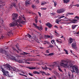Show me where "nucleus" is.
Wrapping results in <instances>:
<instances>
[{
  "label": "nucleus",
  "mask_w": 79,
  "mask_h": 79,
  "mask_svg": "<svg viewBox=\"0 0 79 79\" xmlns=\"http://www.w3.org/2000/svg\"><path fill=\"white\" fill-rule=\"evenodd\" d=\"M7 51H5V50H3V49H0V53H5L6 55L7 56V57L9 59H10L11 60H14V61H18L19 62V61H20V60H19V58L18 57L17 58L13 57V56H12L11 55H7Z\"/></svg>",
  "instance_id": "nucleus-1"
},
{
  "label": "nucleus",
  "mask_w": 79,
  "mask_h": 79,
  "mask_svg": "<svg viewBox=\"0 0 79 79\" xmlns=\"http://www.w3.org/2000/svg\"><path fill=\"white\" fill-rule=\"evenodd\" d=\"M18 17V14L14 13L12 15V20L13 22L10 23V27H14L18 25V23H17V21L15 20Z\"/></svg>",
  "instance_id": "nucleus-2"
},
{
  "label": "nucleus",
  "mask_w": 79,
  "mask_h": 79,
  "mask_svg": "<svg viewBox=\"0 0 79 79\" xmlns=\"http://www.w3.org/2000/svg\"><path fill=\"white\" fill-rule=\"evenodd\" d=\"M38 17H35V23H33L32 24V25L35 26V27H36V28L37 29H38L40 31H41L43 30V28L42 26L40 27L37 26V23H38Z\"/></svg>",
  "instance_id": "nucleus-3"
},
{
  "label": "nucleus",
  "mask_w": 79,
  "mask_h": 79,
  "mask_svg": "<svg viewBox=\"0 0 79 79\" xmlns=\"http://www.w3.org/2000/svg\"><path fill=\"white\" fill-rule=\"evenodd\" d=\"M0 69H1V71L3 73V76H7V77H11V76H10V75H9V72L6 71L2 66H0Z\"/></svg>",
  "instance_id": "nucleus-4"
},
{
  "label": "nucleus",
  "mask_w": 79,
  "mask_h": 79,
  "mask_svg": "<svg viewBox=\"0 0 79 79\" xmlns=\"http://www.w3.org/2000/svg\"><path fill=\"white\" fill-rule=\"evenodd\" d=\"M19 19L17 20H15V21H17V23H18V22L19 23V24L18 23V25H17L18 27V26H19L20 27H23V25H21V24H26L25 23H26V22L23 21L21 17L19 16Z\"/></svg>",
  "instance_id": "nucleus-5"
},
{
  "label": "nucleus",
  "mask_w": 79,
  "mask_h": 79,
  "mask_svg": "<svg viewBox=\"0 0 79 79\" xmlns=\"http://www.w3.org/2000/svg\"><path fill=\"white\" fill-rule=\"evenodd\" d=\"M61 61L62 62V63H61L60 64H61L62 66H68V61H67L66 60H62Z\"/></svg>",
  "instance_id": "nucleus-6"
},
{
  "label": "nucleus",
  "mask_w": 79,
  "mask_h": 79,
  "mask_svg": "<svg viewBox=\"0 0 79 79\" xmlns=\"http://www.w3.org/2000/svg\"><path fill=\"white\" fill-rule=\"evenodd\" d=\"M3 66H4V68H6V69H8V70H11L10 68H11V66L8 64H5L3 65Z\"/></svg>",
  "instance_id": "nucleus-7"
},
{
  "label": "nucleus",
  "mask_w": 79,
  "mask_h": 79,
  "mask_svg": "<svg viewBox=\"0 0 79 79\" xmlns=\"http://www.w3.org/2000/svg\"><path fill=\"white\" fill-rule=\"evenodd\" d=\"M11 70L13 72H11L12 74H13V73H17L18 71V69L15 67H11Z\"/></svg>",
  "instance_id": "nucleus-8"
},
{
  "label": "nucleus",
  "mask_w": 79,
  "mask_h": 79,
  "mask_svg": "<svg viewBox=\"0 0 79 79\" xmlns=\"http://www.w3.org/2000/svg\"><path fill=\"white\" fill-rule=\"evenodd\" d=\"M72 47L74 49H77V44L76 42H74L71 44Z\"/></svg>",
  "instance_id": "nucleus-9"
},
{
  "label": "nucleus",
  "mask_w": 79,
  "mask_h": 79,
  "mask_svg": "<svg viewBox=\"0 0 79 79\" xmlns=\"http://www.w3.org/2000/svg\"><path fill=\"white\" fill-rule=\"evenodd\" d=\"M64 10L63 9H60L57 10L58 13H62L64 11Z\"/></svg>",
  "instance_id": "nucleus-10"
},
{
  "label": "nucleus",
  "mask_w": 79,
  "mask_h": 79,
  "mask_svg": "<svg viewBox=\"0 0 79 79\" xmlns=\"http://www.w3.org/2000/svg\"><path fill=\"white\" fill-rule=\"evenodd\" d=\"M30 5V0H27L25 1L26 6H28Z\"/></svg>",
  "instance_id": "nucleus-11"
},
{
  "label": "nucleus",
  "mask_w": 79,
  "mask_h": 79,
  "mask_svg": "<svg viewBox=\"0 0 79 79\" xmlns=\"http://www.w3.org/2000/svg\"><path fill=\"white\" fill-rule=\"evenodd\" d=\"M69 41L68 42V45H71V44L73 42V39L72 38H70L69 39Z\"/></svg>",
  "instance_id": "nucleus-12"
},
{
  "label": "nucleus",
  "mask_w": 79,
  "mask_h": 79,
  "mask_svg": "<svg viewBox=\"0 0 79 79\" xmlns=\"http://www.w3.org/2000/svg\"><path fill=\"white\" fill-rule=\"evenodd\" d=\"M5 5V3L2 1H0V7L1 6H3Z\"/></svg>",
  "instance_id": "nucleus-13"
},
{
  "label": "nucleus",
  "mask_w": 79,
  "mask_h": 79,
  "mask_svg": "<svg viewBox=\"0 0 79 79\" xmlns=\"http://www.w3.org/2000/svg\"><path fill=\"white\" fill-rule=\"evenodd\" d=\"M46 25L47 26H48L49 28H51L52 27V24H51L50 23H46Z\"/></svg>",
  "instance_id": "nucleus-14"
},
{
  "label": "nucleus",
  "mask_w": 79,
  "mask_h": 79,
  "mask_svg": "<svg viewBox=\"0 0 79 79\" xmlns=\"http://www.w3.org/2000/svg\"><path fill=\"white\" fill-rule=\"evenodd\" d=\"M68 21H72V23H75L76 22V21H77V20L74 19L73 20V19H69L68 20Z\"/></svg>",
  "instance_id": "nucleus-15"
},
{
  "label": "nucleus",
  "mask_w": 79,
  "mask_h": 79,
  "mask_svg": "<svg viewBox=\"0 0 79 79\" xmlns=\"http://www.w3.org/2000/svg\"><path fill=\"white\" fill-rule=\"evenodd\" d=\"M75 70L76 71V73H77V74L79 73V69H78L77 67L75 65Z\"/></svg>",
  "instance_id": "nucleus-16"
},
{
  "label": "nucleus",
  "mask_w": 79,
  "mask_h": 79,
  "mask_svg": "<svg viewBox=\"0 0 79 79\" xmlns=\"http://www.w3.org/2000/svg\"><path fill=\"white\" fill-rule=\"evenodd\" d=\"M72 68L73 70H71V71L72 72V73H73L75 72V70H74V69H75V65L72 66Z\"/></svg>",
  "instance_id": "nucleus-17"
},
{
  "label": "nucleus",
  "mask_w": 79,
  "mask_h": 79,
  "mask_svg": "<svg viewBox=\"0 0 79 79\" xmlns=\"http://www.w3.org/2000/svg\"><path fill=\"white\" fill-rule=\"evenodd\" d=\"M25 62H27V61H33V60L31 58H29L27 60H25Z\"/></svg>",
  "instance_id": "nucleus-18"
},
{
  "label": "nucleus",
  "mask_w": 79,
  "mask_h": 79,
  "mask_svg": "<svg viewBox=\"0 0 79 79\" xmlns=\"http://www.w3.org/2000/svg\"><path fill=\"white\" fill-rule=\"evenodd\" d=\"M64 3H68L69 2L70 0H63Z\"/></svg>",
  "instance_id": "nucleus-19"
},
{
  "label": "nucleus",
  "mask_w": 79,
  "mask_h": 79,
  "mask_svg": "<svg viewBox=\"0 0 79 79\" xmlns=\"http://www.w3.org/2000/svg\"><path fill=\"white\" fill-rule=\"evenodd\" d=\"M47 3V2H45L44 1L43 2H42L41 3V5H46Z\"/></svg>",
  "instance_id": "nucleus-20"
},
{
  "label": "nucleus",
  "mask_w": 79,
  "mask_h": 79,
  "mask_svg": "<svg viewBox=\"0 0 79 79\" xmlns=\"http://www.w3.org/2000/svg\"><path fill=\"white\" fill-rule=\"evenodd\" d=\"M27 68L29 69H36L35 67H27Z\"/></svg>",
  "instance_id": "nucleus-21"
},
{
  "label": "nucleus",
  "mask_w": 79,
  "mask_h": 79,
  "mask_svg": "<svg viewBox=\"0 0 79 79\" xmlns=\"http://www.w3.org/2000/svg\"><path fill=\"white\" fill-rule=\"evenodd\" d=\"M15 6V4H12L10 5V6L9 7L10 9H11L13 6Z\"/></svg>",
  "instance_id": "nucleus-22"
},
{
  "label": "nucleus",
  "mask_w": 79,
  "mask_h": 79,
  "mask_svg": "<svg viewBox=\"0 0 79 79\" xmlns=\"http://www.w3.org/2000/svg\"><path fill=\"white\" fill-rule=\"evenodd\" d=\"M33 74H40L39 72H38L36 71L33 72Z\"/></svg>",
  "instance_id": "nucleus-23"
},
{
  "label": "nucleus",
  "mask_w": 79,
  "mask_h": 79,
  "mask_svg": "<svg viewBox=\"0 0 79 79\" xmlns=\"http://www.w3.org/2000/svg\"><path fill=\"white\" fill-rule=\"evenodd\" d=\"M5 38V36L4 35H1L0 37V39H3Z\"/></svg>",
  "instance_id": "nucleus-24"
},
{
  "label": "nucleus",
  "mask_w": 79,
  "mask_h": 79,
  "mask_svg": "<svg viewBox=\"0 0 79 79\" xmlns=\"http://www.w3.org/2000/svg\"><path fill=\"white\" fill-rule=\"evenodd\" d=\"M77 25H72V28L73 29H75V28H76V26H77Z\"/></svg>",
  "instance_id": "nucleus-25"
},
{
  "label": "nucleus",
  "mask_w": 79,
  "mask_h": 79,
  "mask_svg": "<svg viewBox=\"0 0 79 79\" xmlns=\"http://www.w3.org/2000/svg\"><path fill=\"white\" fill-rule=\"evenodd\" d=\"M64 51L65 52V54L67 55H68V51L67 50H65V49H64Z\"/></svg>",
  "instance_id": "nucleus-26"
},
{
  "label": "nucleus",
  "mask_w": 79,
  "mask_h": 79,
  "mask_svg": "<svg viewBox=\"0 0 79 79\" xmlns=\"http://www.w3.org/2000/svg\"><path fill=\"white\" fill-rule=\"evenodd\" d=\"M23 55H28V54H29V53L26 52H24L22 54Z\"/></svg>",
  "instance_id": "nucleus-27"
},
{
  "label": "nucleus",
  "mask_w": 79,
  "mask_h": 79,
  "mask_svg": "<svg viewBox=\"0 0 79 79\" xmlns=\"http://www.w3.org/2000/svg\"><path fill=\"white\" fill-rule=\"evenodd\" d=\"M14 7L15 8L16 10L18 11V6H15V5H14Z\"/></svg>",
  "instance_id": "nucleus-28"
},
{
  "label": "nucleus",
  "mask_w": 79,
  "mask_h": 79,
  "mask_svg": "<svg viewBox=\"0 0 79 79\" xmlns=\"http://www.w3.org/2000/svg\"><path fill=\"white\" fill-rule=\"evenodd\" d=\"M44 44H48V42L47 41H44L43 42Z\"/></svg>",
  "instance_id": "nucleus-29"
},
{
  "label": "nucleus",
  "mask_w": 79,
  "mask_h": 79,
  "mask_svg": "<svg viewBox=\"0 0 79 79\" xmlns=\"http://www.w3.org/2000/svg\"><path fill=\"white\" fill-rule=\"evenodd\" d=\"M27 36L29 37V38H31L32 37V36L30 34H28L27 35Z\"/></svg>",
  "instance_id": "nucleus-30"
},
{
  "label": "nucleus",
  "mask_w": 79,
  "mask_h": 79,
  "mask_svg": "<svg viewBox=\"0 0 79 79\" xmlns=\"http://www.w3.org/2000/svg\"><path fill=\"white\" fill-rule=\"evenodd\" d=\"M53 53H50L48 55H47V56H52V55H53Z\"/></svg>",
  "instance_id": "nucleus-31"
},
{
  "label": "nucleus",
  "mask_w": 79,
  "mask_h": 79,
  "mask_svg": "<svg viewBox=\"0 0 79 79\" xmlns=\"http://www.w3.org/2000/svg\"><path fill=\"white\" fill-rule=\"evenodd\" d=\"M35 3L39 4V0H36L35 1Z\"/></svg>",
  "instance_id": "nucleus-32"
},
{
  "label": "nucleus",
  "mask_w": 79,
  "mask_h": 79,
  "mask_svg": "<svg viewBox=\"0 0 79 79\" xmlns=\"http://www.w3.org/2000/svg\"><path fill=\"white\" fill-rule=\"evenodd\" d=\"M50 68H52V69H53L54 66L53 65H51L50 66Z\"/></svg>",
  "instance_id": "nucleus-33"
},
{
  "label": "nucleus",
  "mask_w": 79,
  "mask_h": 79,
  "mask_svg": "<svg viewBox=\"0 0 79 79\" xmlns=\"http://www.w3.org/2000/svg\"><path fill=\"white\" fill-rule=\"evenodd\" d=\"M67 15H74V13H67Z\"/></svg>",
  "instance_id": "nucleus-34"
},
{
  "label": "nucleus",
  "mask_w": 79,
  "mask_h": 79,
  "mask_svg": "<svg viewBox=\"0 0 79 79\" xmlns=\"http://www.w3.org/2000/svg\"><path fill=\"white\" fill-rule=\"evenodd\" d=\"M55 40H53L51 41V42L52 44H53V42L55 44Z\"/></svg>",
  "instance_id": "nucleus-35"
},
{
  "label": "nucleus",
  "mask_w": 79,
  "mask_h": 79,
  "mask_svg": "<svg viewBox=\"0 0 79 79\" xmlns=\"http://www.w3.org/2000/svg\"><path fill=\"white\" fill-rule=\"evenodd\" d=\"M19 74L20 75H21V76H25V77H27V76L26 75H23V74H21V73H19Z\"/></svg>",
  "instance_id": "nucleus-36"
},
{
  "label": "nucleus",
  "mask_w": 79,
  "mask_h": 79,
  "mask_svg": "<svg viewBox=\"0 0 79 79\" xmlns=\"http://www.w3.org/2000/svg\"><path fill=\"white\" fill-rule=\"evenodd\" d=\"M54 32H55V33H56V36H57L58 35H59L58 33H57V32H56V31L55 30Z\"/></svg>",
  "instance_id": "nucleus-37"
},
{
  "label": "nucleus",
  "mask_w": 79,
  "mask_h": 79,
  "mask_svg": "<svg viewBox=\"0 0 79 79\" xmlns=\"http://www.w3.org/2000/svg\"><path fill=\"white\" fill-rule=\"evenodd\" d=\"M18 44H17L16 45H15V46H16L17 48L18 49V50H19V47H18Z\"/></svg>",
  "instance_id": "nucleus-38"
},
{
  "label": "nucleus",
  "mask_w": 79,
  "mask_h": 79,
  "mask_svg": "<svg viewBox=\"0 0 79 79\" xmlns=\"http://www.w3.org/2000/svg\"><path fill=\"white\" fill-rule=\"evenodd\" d=\"M41 10H46L47 9V8H41Z\"/></svg>",
  "instance_id": "nucleus-39"
},
{
  "label": "nucleus",
  "mask_w": 79,
  "mask_h": 79,
  "mask_svg": "<svg viewBox=\"0 0 79 79\" xmlns=\"http://www.w3.org/2000/svg\"><path fill=\"white\" fill-rule=\"evenodd\" d=\"M46 38H50V36L48 35H47L45 36Z\"/></svg>",
  "instance_id": "nucleus-40"
},
{
  "label": "nucleus",
  "mask_w": 79,
  "mask_h": 79,
  "mask_svg": "<svg viewBox=\"0 0 79 79\" xmlns=\"http://www.w3.org/2000/svg\"><path fill=\"white\" fill-rule=\"evenodd\" d=\"M49 48H52V47H53V46L52 44H51L49 45Z\"/></svg>",
  "instance_id": "nucleus-41"
},
{
  "label": "nucleus",
  "mask_w": 79,
  "mask_h": 79,
  "mask_svg": "<svg viewBox=\"0 0 79 79\" xmlns=\"http://www.w3.org/2000/svg\"><path fill=\"white\" fill-rule=\"evenodd\" d=\"M43 69H45V70H47V69H48V68L47 66H45V67H44L43 68Z\"/></svg>",
  "instance_id": "nucleus-42"
},
{
  "label": "nucleus",
  "mask_w": 79,
  "mask_h": 79,
  "mask_svg": "<svg viewBox=\"0 0 79 79\" xmlns=\"http://www.w3.org/2000/svg\"><path fill=\"white\" fill-rule=\"evenodd\" d=\"M58 69H59V71H60V72H63V71L62 70H61V69L60 68H59Z\"/></svg>",
  "instance_id": "nucleus-43"
},
{
  "label": "nucleus",
  "mask_w": 79,
  "mask_h": 79,
  "mask_svg": "<svg viewBox=\"0 0 79 79\" xmlns=\"http://www.w3.org/2000/svg\"><path fill=\"white\" fill-rule=\"evenodd\" d=\"M14 50H15V51H16L17 52V53H19V51H18L16 50V48H14Z\"/></svg>",
  "instance_id": "nucleus-44"
},
{
  "label": "nucleus",
  "mask_w": 79,
  "mask_h": 79,
  "mask_svg": "<svg viewBox=\"0 0 79 79\" xmlns=\"http://www.w3.org/2000/svg\"><path fill=\"white\" fill-rule=\"evenodd\" d=\"M75 18H77V19H79V17L78 16H76L75 17Z\"/></svg>",
  "instance_id": "nucleus-45"
},
{
  "label": "nucleus",
  "mask_w": 79,
  "mask_h": 79,
  "mask_svg": "<svg viewBox=\"0 0 79 79\" xmlns=\"http://www.w3.org/2000/svg\"><path fill=\"white\" fill-rule=\"evenodd\" d=\"M45 75H46V76H50V73H47L45 74Z\"/></svg>",
  "instance_id": "nucleus-46"
},
{
  "label": "nucleus",
  "mask_w": 79,
  "mask_h": 79,
  "mask_svg": "<svg viewBox=\"0 0 79 79\" xmlns=\"http://www.w3.org/2000/svg\"><path fill=\"white\" fill-rule=\"evenodd\" d=\"M56 42H57V43H59L58 42H60V43H61V42H62L61 41H59V40H56Z\"/></svg>",
  "instance_id": "nucleus-47"
},
{
  "label": "nucleus",
  "mask_w": 79,
  "mask_h": 79,
  "mask_svg": "<svg viewBox=\"0 0 79 79\" xmlns=\"http://www.w3.org/2000/svg\"><path fill=\"white\" fill-rule=\"evenodd\" d=\"M28 74H29L30 76H33V75L31 73H28Z\"/></svg>",
  "instance_id": "nucleus-48"
},
{
  "label": "nucleus",
  "mask_w": 79,
  "mask_h": 79,
  "mask_svg": "<svg viewBox=\"0 0 79 79\" xmlns=\"http://www.w3.org/2000/svg\"><path fill=\"white\" fill-rule=\"evenodd\" d=\"M38 13L39 14V16H40V17H41V13H40V12H38Z\"/></svg>",
  "instance_id": "nucleus-49"
},
{
  "label": "nucleus",
  "mask_w": 79,
  "mask_h": 79,
  "mask_svg": "<svg viewBox=\"0 0 79 79\" xmlns=\"http://www.w3.org/2000/svg\"><path fill=\"white\" fill-rule=\"evenodd\" d=\"M51 15H52V16H55V13H51Z\"/></svg>",
  "instance_id": "nucleus-50"
},
{
  "label": "nucleus",
  "mask_w": 79,
  "mask_h": 79,
  "mask_svg": "<svg viewBox=\"0 0 79 79\" xmlns=\"http://www.w3.org/2000/svg\"><path fill=\"white\" fill-rule=\"evenodd\" d=\"M42 75H44V74L45 75L46 73L45 72H42Z\"/></svg>",
  "instance_id": "nucleus-51"
},
{
  "label": "nucleus",
  "mask_w": 79,
  "mask_h": 79,
  "mask_svg": "<svg viewBox=\"0 0 79 79\" xmlns=\"http://www.w3.org/2000/svg\"><path fill=\"white\" fill-rule=\"evenodd\" d=\"M46 53H49V51H48V50H47L46 51Z\"/></svg>",
  "instance_id": "nucleus-52"
},
{
  "label": "nucleus",
  "mask_w": 79,
  "mask_h": 79,
  "mask_svg": "<svg viewBox=\"0 0 79 79\" xmlns=\"http://www.w3.org/2000/svg\"><path fill=\"white\" fill-rule=\"evenodd\" d=\"M23 19H24V20H25V21H26V19L25 18V16H23Z\"/></svg>",
  "instance_id": "nucleus-53"
},
{
  "label": "nucleus",
  "mask_w": 79,
  "mask_h": 79,
  "mask_svg": "<svg viewBox=\"0 0 79 79\" xmlns=\"http://www.w3.org/2000/svg\"><path fill=\"white\" fill-rule=\"evenodd\" d=\"M54 6H55V7H56V5H57L56 4V3H55V2H54Z\"/></svg>",
  "instance_id": "nucleus-54"
},
{
  "label": "nucleus",
  "mask_w": 79,
  "mask_h": 79,
  "mask_svg": "<svg viewBox=\"0 0 79 79\" xmlns=\"http://www.w3.org/2000/svg\"><path fill=\"white\" fill-rule=\"evenodd\" d=\"M64 16H60V17L61 18H64Z\"/></svg>",
  "instance_id": "nucleus-55"
},
{
  "label": "nucleus",
  "mask_w": 79,
  "mask_h": 79,
  "mask_svg": "<svg viewBox=\"0 0 79 79\" xmlns=\"http://www.w3.org/2000/svg\"><path fill=\"white\" fill-rule=\"evenodd\" d=\"M32 8H35V6H34V5H32V6H31Z\"/></svg>",
  "instance_id": "nucleus-56"
},
{
  "label": "nucleus",
  "mask_w": 79,
  "mask_h": 79,
  "mask_svg": "<svg viewBox=\"0 0 79 79\" xmlns=\"http://www.w3.org/2000/svg\"><path fill=\"white\" fill-rule=\"evenodd\" d=\"M73 6H76V5H70V7H71V8H72L73 7Z\"/></svg>",
  "instance_id": "nucleus-57"
},
{
  "label": "nucleus",
  "mask_w": 79,
  "mask_h": 79,
  "mask_svg": "<svg viewBox=\"0 0 79 79\" xmlns=\"http://www.w3.org/2000/svg\"><path fill=\"white\" fill-rule=\"evenodd\" d=\"M25 63L26 64H30V63L29 62H25Z\"/></svg>",
  "instance_id": "nucleus-58"
},
{
  "label": "nucleus",
  "mask_w": 79,
  "mask_h": 79,
  "mask_svg": "<svg viewBox=\"0 0 79 79\" xmlns=\"http://www.w3.org/2000/svg\"><path fill=\"white\" fill-rule=\"evenodd\" d=\"M54 74L56 75V74H58V73L56 72H55L54 73Z\"/></svg>",
  "instance_id": "nucleus-59"
},
{
  "label": "nucleus",
  "mask_w": 79,
  "mask_h": 79,
  "mask_svg": "<svg viewBox=\"0 0 79 79\" xmlns=\"http://www.w3.org/2000/svg\"><path fill=\"white\" fill-rule=\"evenodd\" d=\"M47 29H48L47 28V27H45V30L46 31H47Z\"/></svg>",
  "instance_id": "nucleus-60"
},
{
  "label": "nucleus",
  "mask_w": 79,
  "mask_h": 79,
  "mask_svg": "<svg viewBox=\"0 0 79 79\" xmlns=\"http://www.w3.org/2000/svg\"><path fill=\"white\" fill-rule=\"evenodd\" d=\"M68 75L69 77H71V75L70 74H68Z\"/></svg>",
  "instance_id": "nucleus-61"
},
{
  "label": "nucleus",
  "mask_w": 79,
  "mask_h": 79,
  "mask_svg": "<svg viewBox=\"0 0 79 79\" xmlns=\"http://www.w3.org/2000/svg\"><path fill=\"white\" fill-rule=\"evenodd\" d=\"M54 27L56 28H58V27L56 25H55L54 26Z\"/></svg>",
  "instance_id": "nucleus-62"
},
{
  "label": "nucleus",
  "mask_w": 79,
  "mask_h": 79,
  "mask_svg": "<svg viewBox=\"0 0 79 79\" xmlns=\"http://www.w3.org/2000/svg\"><path fill=\"white\" fill-rule=\"evenodd\" d=\"M56 23H57V24H58V23H59V21H56Z\"/></svg>",
  "instance_id": "nucleus-63"
},
{
  "label": "nucleus",
  "mask_w": 79,
  "mask_h": 79,
  "mask_svg": "<svg viewBox=\"0 0 79 79\" xmlns=\"http://www.w3.org/2000/svg\"><path fill=\"white\" fill-rule=\"evenodd\" d=\"M48 69H49V70H50V71H52V69H51L50 68H48Z\"/></svg>",
  "instance_id": "nucleus-64"
}]
</instances>
